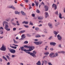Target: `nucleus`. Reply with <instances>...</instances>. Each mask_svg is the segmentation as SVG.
I'll list each match as a JSON object with an SVG mask.
<instances>
[{"mask_svg": "<svg viewBox=\"0 0 65 65\" xmlns=\"http://www.w3.org/2000/svg\"><path fill=\"white\" fill-rule=\"evenodd\" d=\"M34 42L36 45H38L41 44L42 43V42H43L42 41H40L37 42Z\"/></svg>", "mask_w": 65, "mask_h": 65, "instance_id": "nucleus-1", "label": "nucleus"}, {"mask_svg": "<svg viewBox=\"0 0 65 65\" xmlns=\"http://www.w3.org/2000/svg\"><path fill=\"white\" fill-rule=\"evenodd\" d=\"M49 56L51 58H54L56 57L55 54L53 53H51L49 55Z\"/></svg>", "mask_w": 65, "mask_h": 65, "instance_id": "nucleus-2", "label": "nucleus"}, {"mask_svg": "<svg viewBox=\"0 0 65 65\" xmlns=\"http://www.w3.org/2000/svg\"><path fill=\"white\" fill-rule=\"evenodd\" d=\"M24 47L26 48H29V49H31V50H33V49H34L35 48V47L34 46H28L27 45H25L24 46Z\"/></svg>", "mask_w": 65, "mask_h": 65, "instance_id": "nucleus-3", "label": "nucleus"}, {"mask_svg": "<svg viewBox=\"0 0 65 65\" xmlns=\"http://www.w3.org/2000/svg\"><path fill=\"white\" fill-rule=\"evenodd\" d=\"M9 28L8 25H6L5 26V27L4 28L7 31H10V28Z\"/></svg>", "mask_w": 65, "mask_h": 65, "instance_id": "nucleus-4", "label": "nucleus"}, {"mask_svg": "<svg viewBox=\"0 0 65 65\" xmlns=\"http://www.w3.org/2000/svg\"><path fill=\"white\" fill-rule=\"evenodd\" d=\"M52 8H54V9L55 10H56L57 8V5L55 4H52Z\"/></svg>", "mask_w": 65, "mask_h": 65, "instance_id": "nucleus-5", "label": "nucleus"}, {"mask_svg": "<svg viewBox=\"0 0 65 65\" xmlns=\"http://www.w3.org/2000/svg\"><path fill=\"white\" fill-rule=\"evenodd\" d=\"M0 49L1 51H5L6 49V48L3 45L2 46Z\"/></svg>", "mask_w": 65, "mask_h": 65, "instance_id": "nucleus-6", "label": "nucleus"}, {"mask_svg": "<svg viewBox=\"0 0 65 65\" xmlns=\"http://www.w3.org/2000/svg\"><path fill=\"white\" fill-rule=\"evenodd\" d=\"M9 51L10 53L12 54H14L15 53V51L14 49H9Z\"/></svg>", "mask_w": 65, "mask_h": 65, "instance_id": "nucleus-7", "label": "nucleus"}, {"mask_svg": "<svg viewBox=\"0 0 65 65\" xmlns=\"http://www.w3.org/2000/svg\"><path fill=\"white\" fill-rule=\"evenodd\" d=\"M48 25L50 28H53V24L51 23H49L48 24Z\"/></svg>", "mask_w": 65, "mask_h": 65, "instance_id": "nucleus-8", "label": "nucleus"}, {"mask_svg": "<svg viewBox=\"0 0 65 65\" xmlns=\"http://www.w3.org/2000/svg\"><path fill=\"white\" fill-rule=\"evenodd\" d=\"M50 45H53V46H55L57 44V43L55 42H51L50 43Z\"/></svg>", "mask_w": 65, "mask_h": 65, "instance_id": "nucleus-9", "label": "nucleus"}, {"mask_svg": "<svg viewBox=\"0 0 65 65\" xmlns=\"http://www.w3.org/2000/svg\"><path fill=\"white\" fill-rule=\"evenodd\" d=\"M28 51H25V52L26 53H27V54H29V55H31V53L30 52H28V51H29L30 52V51H31V49H29V50H27Z\"/></svg>", "mask_w": 65, "mask_h": 65, "instance_id": "nucleus-10", "label": "nucleus"}, {"mask_svg": "<svg viewBox=\"0 0 65 65\" xmlns=\"http://www.w3.org/2000/svg\"><path fill=\"white\" fill-rule=\"evenodd\" d=\"M20 48L21 50V51H24V52H25V51H28V50H27L26 49L24 50V47L22 46V47H20Z\"/></svg>", "mask_w": 65, "mask_h": 65, "instance_id": "nucleus-11", "label": "nucleus"}, {"mask_svg": "<svg viewBox=\"0 0 65 65\" xmlns=\"http://www.w3.org/2000/svg\"><path fill=\"white\" fill-rule=\"evenodd\" d=\"M30 55L32 56L34 58H36V55L34 54V53H31V54H30Z\"/></svg>", "mask_w": 65, "mask_h": 65, "instance_id": "nucleus-12", "label": "nucleus"}, {"mask_svg": "<svg viewBox=\"0 0 65 65\" xmlns=\"http://www.w3.org/2000/svg\"><path fill=\"white\" fill-rule=\"evenodd\" d=\"M57 38L59 40H61L62 39V37L60 36L59 35H58L57 36Z\"/></svg>", "mask_w": 65, "mask_h": 65, "instance_id": "nucleus-13", "label": "nucleus"}, {"mask_svg": "<svg viewBox=\"0 0 65 65\" xmlns=\"http://www.w3.org/2000/svg\"><path fill=\"white\" fill-rule=\"evenodd\" d=\"M44 7L45 8V11H47L48 10V7L47 6H44Z\"/></svg>", "mask_w": 65, "mask_h": 65, "instance_id": "nucleus-14", "label": "nucleus"}, {"mask_svg": "<svg viewBox=\"0 0 65 65\" xmlns=\"http://www.w3.org/2000/svg\"><path fill=\"white\" fill-rule=\"evenodd\" d=\"M21 37L22 38L20 39V40H23L24 38H25L26 36H25V35L23 34L22 36Z\"/></svg>", "mask_w": 65, "mask_h": 65, "instance_id": "nucleus-15", "label": "nucleus"}, {"mask_svg": "<svg viewBox=\"0 0 65 65\" xmlns=\"http://www.w3.org/2000/svg\"><path fill=\"white\" fill-rule=\"evenodd\" d=\"M42 65H43V64H44V63H45V64H47V61L44 60L43 61H42Z\"/></svg>", "mask_w": 65, "mask_h": 65, "instance_id": "nucleus-16", "label": "nucleus"}, {"mask_svg": "<svg viewBox=\"0 0 65 65\" xmlns=\"http://www.w3.org/2000/svg\"><path fill=\"white\" fill-rule=\"evenodd\" d=\"M44 14L45 15V18H46L47 17H48V13L47 12H45L44 13Z\"/></svg>", "mask_w": 65, "mask_h": 65, "instance_id": "nucleus-17", "label": "nucleus"}, {"mask_svg": "<svg viewBox=\"0 0 65 65\" xmlns=\"http://www.w3.org/2000/svg\"><path fill=\"white\" fill-rule=\"evenodd\" d=\"M58 15L59 18L60 19H62V17H61L62 16V14H61V13H59L58 14Z\"/></svg>", "mask_w": 65, "mask_h": 65, "instance_id": "nucleus-18", "label": "nucleus"}, {"mask_svg": "<svg viewBox=\"0 0 65 65\" xmlns=\"http://www.w3.org/2000/svg\"><path fill=\"white\" fill-rule=\"evenodd\" d=\"M34 2L36 4V6L38 7V4H39V3L37 2H36L35 1Z\"/></svg>", "mask_w": 65, "mask_h": 65, "instance_id": "nucleus-19", "label": "nucleus"}, {"mask_svg": "<svg viewBox=\"0 0 65 65\" xmlns=\"http://www.w3.org/2000/svg\"><path fill=\"white\" fill-rule=\"evenodd\" d=\"M3 24L4 27V24H8V22H7L4 21L3 22Z\"/></svg>", "mask_w": 65, "mask_h": 65, "instance_id": "nucleus-20", "label": "nucleus"}, {"mask_svg": "<svg viewBox=\"0 0 65 65\" xmlns=\"http://www.w3.org/2000/svg\"><path fill=\"white\" fill-rule=\"evenodd\" d=\"M58 53H59V54H65V52L64 51H61L58 52Z\"/></svg>", "mask_w": 65, "mask_h": 65, "instance_id": "nucleus-21", "label": "nucleus"}, {"mask_svg": "<svg viewBox=\"0 0 65 65\" xmlns=\"http://www.w3.org/2000/svg\"><path fill=\"white\" fill-rule=\"evenodd\" d=\"M10 46L11 47H12V48H14L15 49H16V48H17V47H16V46L15 47L14 46H12L11 44H10Z\"/></svg>", "mask_w": 65, "mask_h": 65, "instance_id": "nucleus-22", "label": "nucleus"}, {"mask_svg": "<svg viewBox=\"0 0 65 65\" xmlns=\"http://www.w3.org/2000/svg\"><path fill=\"white\" fill-rule=\"evenodd\" d=\"M41 37V36H40V35L39 34H38L37 35H36L35 36V37L36 38H39V37Z\"/></svg>", "mask_w": 65, "mask_h": 65, "instance_id": "nucleus-23", "label": "nucleus"}, {"mask_svg": "<svg viewBox=\"0 0 65 65\" xmlns=\"http://www.w3.org/2000/svg\"><path fill=\"white\" fill-rule=\"evenodd\" d=\"M9 8H12V9H15V7H14V6H13L10 7Z\"/></svg>", "mask_w": 65, "mask_h": 65, "instance_id": "nucleus-24", "label": "nucleus"}, {"mask_svg": "<svg viewBox=\"0 0 65 65\" xmlns=\"http://www.w3.org/2000/svg\"><path fill=\"white\" fill-rule=\"evenodd\" d=\"M28 23L29 22H26L24 21V22H22V24H28Z\"/></svg>", "mask_w": 65, "mask_h": 65, "instance_id": "nucleus-25", "label": "nucleus"}, {"mask_svg": "<svg viewBox=\"0 0 65 65\" xmlns=\"http://www.w3.org/2000/svg\"><path fill=\"white\" fill-rule=\"evenodd\" d=\"M36 64H37V65H41L40 61H38L37 63H36Z\"/></svg>", "mask_w": 65, "mask_h": 65, "instance_id": "nucleus-26", "label": "nucleus"}, {"mask_svg": "<svg viewBox=\"0 0 65 65\" xmlns=\"http://www.w3.org/2000/svg\"><path fill=\"white\" fill-rule=\"evenodd\" d=\"M13 41L14 43H15V44L19 43V42L15 41L14 39H13Z\"/></svg>", "mask_w": 65, "mask_h": 65, "instance_id": "nucleus-27", "label": "nucleus"}, {"mask_svg": "<svg viewBox=\"0 0 65 65\" xmlns=\"http://www.w3.org/2000/svg\"><path fill=\"white\" fill-rule=\"evenodd\" d=\"M21 13L23 15H26V13H25L23 11H21Z\"/></svg>", "mask_w": 65, "mask_h": 65, "instance_id": "nucleus-28", "label": "nucleus"}, {"mask_svg": "<svg viewBox=\"0 0 65 65\" xmlns=\"http://www.w3.org/2000/svg\"><path fill=\"white\" fill-rule=\"evenodd\" d=\"M3 58L4 59V60H6V61H8V60H7V58H6L5 57V56H3Z\"/></svg>", "mask_w": 65, "mask_h": 65, "instance_id": "nucleus-29", "label": "nucleus"}, {"mask_svg": "<svg viewBox=\"0 0 65 65\" xmlns=\"http://www.w3.org/2000/svg\"><path fill=\"white\" fill-rule=\"evenodd\" d=\"M10 18H9L6 19L5 21H7V22H9L10 21Z\"/></svg>", "mask_w": 65, "mask_h": 65, "instance_id": "nucleus-30", "label": "nucleus"}, {"mask_svg": "<svg viewBox=\"0 0 65 65\" xmlns=\"http://www.w3.org/2000/svg\"><path fill=\"white\" fill-rule=\"evenodd\" d=\"M53 33L54 34H55L56 35H57V34H58V32H56L55 31H54Z\"/></svg>", "mask_w": 65, "mask_h": 65, "instance_id": "nucleus-31", "label": "nucleus"}, {"mask_svg": "<svg viewBox=\"0 0 65 65\" xmlns=\"http://www.w3.org/2000/svg\"><path fill=\"white\" fill-rule=\"evenodd\" d=\"M48 54H49V52H46L44 53L45 55H48Z\"/></svg>", "mask_w": 65, "mask_h": 65, "instance_id": "nucleus-32", "label": "nucleus"}, {"mask_svg": "<svg viewBox=\"0 0 65 65\" xmlns=\"http://www.w3.org/2000/svg\"><path fill=\"white\" fill-rule=\"evenodd\" d=\"M26 32L25 30H22L20 31V33H24V32Z\"/></svg>", "mask_w": 65, "mask_h": 65, "instance_id": "nucleus-33", "label": "nucleus"}, {"mask_svg": "<svg viewBox=\"0 0 65 65\" xmlns=\"http://www.w3.org/2000/svg\"><path fill=\"white\" fill-rule=\"evenodd\" d=\"M39 20H42L43 19V18L42 17H39L38 18Z\"/></svg>", "mask_w": 65, "mask_h": 65, "instance_id": "nucleus-34", "label": "nucleus"}, {"mask_svg": "<svg viewBox=\"0 0 65 65\" xmlns=\"http://www.w3.org/2000/svg\"><path fill=\"white\" fill-rule=\"evenodd\" d=\"M16 24L18 26H20V23H19V22H18V21H17L16 22Z\"/></svg>", "mask_w": 65, "mask_h": 65, "instance_id": "nucleus-35", "label": "nucleus"}, {"mask_svg": "<svg viewBox=\"0 0 65 65\" xmlns=\"http://www.w3.org/2000/svg\"><path fill=\"white\" fill-rule=\"evenodd\" d=\"M29 25H32L33 24V23L32 21H30L29 23Z\"/></svg>", "mask_w": 65, "mask_h": 65, "instance_id": "nucleus-36", "label": "nucleus"}, {"mask_svg": "<svg viewBox=\"0 0 65 65\" xmlns=\"http://www.w3.org/2000/svg\"><path fill=\"white\" fill-rule=\"evenodd\" d=\"M6 58L8 59V60H9L10 59V58H9V56L8 55H7L6 56Z\"/></svg>", "mask_w": 65, "mask_h": 65, "instance_id": "nucleus-37", "label": "nucleus"}, {"mask_svg": "<svg viewBox=\"0 0 65 65\" xmlns=\"http://www.w3.org/2000/svg\"><path fill=\"white\" fill-rule=\"evenodd\" d=\"M24 27H25V28H29V26H28V25H24Z\"/></svg>", "mask_w": 65, "mask_h": 65, "instance_id": "nucleus-38", "label": "nucleus"}, {"mask_svg": "<svg viewBox=\"0 0 65 65\" xmlns=\"http://www.w3.org/2000/svg\"><path fill=\"white\" fill-rule=\"evenodd\" d=\"M52 37H53L52 36H51L49 37L48 38V39H49V40H51V39H52V38H53Z\"/></svg>", "mask_w": 65, "mask_h": 65, "instance_id": "nucleus-39", "label": "nucleus"}, {"mask_svg": "<svg viewBox=\"0 0 65 65\" xmlns=\"http://www.w3.org/2000/svg\"><path fill=\"white\" fill-rule=\"evenodd\" d=\"M26 35L27 36H28V37H31V35L28 34H27Z\"/></svg>", "mask_w": 65, "mask_h": 65, "instance_id": "nucleus-40", "label": "nucleus"}, {"mask_svg": "<svg viewBox=\"0 0 65 65\" xmlns=\"http://www.w3.org/2000/svg\"><path fill=\"white\" fill-rule=\"evenodd\" d=\"M55 14L56 15H58V11H57L56 12H55Z\"/></svg>", "mask_w": 65, "mask_h": 65, "instance_id": "nucleus-41", "label": "nucleus"}, {"mask_svg": "<svg viewBox=\"0 0 65 65\" xmlns=\"http://www.w3.org/2000/svg\"><path fill=\"white\" fill-rule=\"evenodd\" d=\"M11 24L13 26H15V25H16V24L15 23H14L12 22L11 23Z\"/></svg>", "mask_w": 65, "mask_h": 65, "instance_id": "nucleus-42", "label": "nucleus"}, {"mask_svg": "<svg viewBox=\"0 0 65 65\" xmlns=\"http://www.w3.org/2000/svg\"><path fill=\"white\" fill-rule=\"evenodd\" d=\"M39 29V28L38 27H36L35 28V30H36V31H37V30H38Z\"/></svg>", "mask_w": 65, "mask_h": 65, "instance_id": "nucleus-43", "label": "nucleus"}, {"mask_svg": "<svg viewBox=\"0 0 65 65\" xmlns=\"http://www.w3.org/2000/svg\"><path fill=\"white\" fill-rule=\"evenodd\" d=\"M24 1L25 2V1L26 3H28L29 2V1L28 0H24Z\"/></svg>", "mask_w": 65, "mask_h": 65, "instance_id": "nucleus-44", "label": "nucleus"}, {"mask_svg": "<svg viewBox=\"0 0 65 65\" xmlns=\"http://www.w3.org/2000/svg\"><path fill=\"white\" fill-rule=\"evenodd\" d=\"M48 63L49 65H53V64H51V62H49Z\"/></svg>", "mask_w": 65, "mask_h": 65, "instance_id": "nucleus-45", "label": "nucleus"}, {"mask_svg": "<svg viewBox=\"0 0 65 65\" xmlns=\"http://www.w3.org/2000/svg\"><path fill=\"white\" fill-rule=\"evenodd\" d=\"M55 56H56V57H57V56H58V54L57 53H55Z\"/></svg>", "mask_w": 65, "mask_h": 65, "instance_id": "nucleus-46", "label": "nucleus"}, {"mask_svg": "<svg viewBox=\"0 0 65 65\" xmlns=\"http://www.w3.org/2000/svg\"><path fill=\"white\" fill-rule=\"evenodd\" d=\"M14 21V18H12L11 19V22H13V21Z\"/></svg>", "mask_w": 65, "mask_h": 65, "instance_id": "nucleus-47", "label": "nucleus"}, {"mask_svg": "<svg viewBox=\"0 0 65 65\" xmlns=\"http://www.w3.org/2000/svg\"><path fill=\"white\" fill-rule=\"evenodd\" d=\"M24 43H25V44H27L28 43V41H25L24 42Z\"/></svg>", "mask_w": 65, "mask_h": 65, "instance_id": "nucleus-48", "label": "nucleus"}, {"mask_svg": "<svg viewBox=\"0 0 65 65\" xmlns=\"http://www.w3.org/2000/svg\"><path fill=\"white\" fill-rule=\"evenodd\" d=\"M33 40L34 41H38V40L37 39H34Z\"/></svg>", "mask_w": 65, "mask_h": 65, "instance_id": "nucleus-49", "label": "nucleus"}, {"mask_svg": "<svg viewBox=\"0 0 65 65\" xmlns=\"http://www.w3.org/2000/svg\"><path fill=\"white\" fill-rule=\"evenodd\" d=\"M17 29V28H13V31H15V30H16Z\"/></svg>", "mask_w": 65, "mask_h": 65, "instance_id": "nucleus-50", "label": "nucleus"}, {"mask_svg": "<svg viewBox=\"0 0 65 65\" xmlns=\"http://www.w3.org/2000/svg\"><path fill=\"white\" fill-rule=\"evenodd\" d=\"M18 11H16L15 12V14H18Z\"/></svg>", "mask_w": 65, "mask_h": 65, "instance_id": "nucleus-51", "label": "nucleus"}, {"mask_svg": "<svg viewBox=\"0 0 65 65\" xmlns=\"http://www.w3.org/2000/svg\"><path fill=\"white\" fill-rule=\"evenodd\" d=\"M3 61V59L1 58H0V62H2Z\"/></svg>", "mask_w": 65, "mask_h": 65, "instance_id": "nucleus-52", "label": "nucleus"}, {"mask_svg": "<svg viewBox=\"0 0 65 65\" xmlns=\"http://www.w3.org/2000/svg\"><path fill=\"white\" fill-rule=\"evenodd\" d=\"M12 45H14V46H19L18 45H15L14 44H12Z\"/></svg>", "mask_w": 65, "mask_h": 65, "instance_id": "nucleus-53", "label": "nucleus"}, {"mask_svg": "<svg viewBox=\"0 0 65 65\" xmlns=\"http://www.w3.org/2000/svg\"><path fill=\"white\" fill-rule=\"evenodd\" d=\"M33 53H34V54H36L37 53H36V52H35V51H33Z\"/></svg>", "mask_w": 65, "mask_h": 65, "instance_id": "nucleus-54", "label": "nucleus"}, {"mask_svg": "<svg viewBox=\"0 0 65 65\" xmlns=\"http://www.w3.org/2000/svg\"><path fill=\"white\" fill-rule=\"evenodd\" d=\"M41 36L42 37H45V36L44 35H41Z\"/></svg>", "mask_w": 65, "mask_h": 65, "instance_id": "nucleus-55", "label": "nucleus"}, {"mask_svg": "<svg viewBox=\"0 0 65 65\" xmlns=\"http://www.w3.org/2000/svg\"><path fill=\"white\" fill-rule=\"evenodd\" d=\"M57 25H60V22H58L57 24Z\"/></svg>", "mask_w": 65, "mask_h": 65, "instance_id": "nucleus-56", "label": "nucleus"}, {"mask_svg": "<svg viewBox=\"0 0 65 65\" xmlns=\"http://www.w3.org/2000/svg\"><path fill=\"white\" fill-rule=\"evenodd\" d=\"M15 56V55H13L11 56V57H12V58H14V57Z\"/></svg>", "mask_w": 65, "mask_h": 65, "instance_id": "nucleus-57", "label": "nucleus"}, {"mask_svg": "<svg viewBox=\"0 0 65 65\" xmlns=\"http://www.w3.org/2000/svg\"><path fill=\"white\" fill-rule=\"evenodd\" d=\"M32 17H35V14H32Z\"/></svg>", "mask_w": 65, "mask_h": 65, "instance_id": "nucleus-58", "label": "nucleus"}, {"mask_svg": "<svg viewBox=\"0 0 65 65\" xmlns=\"http://www.w3.org/2000/svg\"><path fill=\"white\" fill-rule=\"evenodd\" d=\"M14 3H17V0H15Z\"/></svg>", "mask_w": 65, "mask_h": 65, "instance_id": "nucleus-59", "label": "nucleus"}, {"mask_svg": "<svg viewBox=\"0 0 65 65\" xmlns=\"http://www.w3.org/2000/svg\"><path fill=\"white\" fill-rule=\"evenodd\" d=\"M37 12L38 13H39L40 12L38 10H37Z\"/></svg>", "mask_w": 65, "mask_h": 65, "instance_id": "nucleus-60", "label": "nucleus"}, {"mask_svg": "<svg viewBox=\"0 0 65 65\" xmlns=\"http://www.w3.org/2000/svg\"><path fill=\"white\" fill-rule=\"evenodd\" d=\"M19 64H20V65H24V64H23V63L22 62L21 63H20Z\"/></svg>", "mask_w": 65, "mask_h": 65, "instance_id": "nucleus-61", "label": "nucleus"}, {"mask_svg": "<svg viewBox=\"0 0 65 65\" xmlns=\"http://www.w3.org/2000/svg\"><path fill=\"white\" fill-rule=\"evenodd\" d=\"M7 65H10V63H9V62H8L7 63Z\"/></svg>", "mask_w": 65, "mask_h": 65, "instance_id": "nucleus-62", "label": "nucleus"}, {"mask_svg": "<svg viewBox=\"0 0 65 65\" xmlns=\"http://www.w3.org/2000/svg\"><path fill=\"white\" fill-rule=\"evenodd\" d=\"M59 47H61V44H59Z\"/></svg>", "mask_w": 65, "mask_h": 65, "instance_id": "nucleus-63", "label": "nucleus"}, {"mask_svg": "<svg viewBox=\"0 0 65 65\" xmlns=\"http://www.w3.org/2000/svg\"><path fill=\"white\" fill-rule=\"evenodd\" d=\"M32 6H34L35 5V4H34L33 3L32 4Z\"/></svg>", "mask_w": 65, "mask_h": 65, "instance_id": "nucleus-64", "label": "nucleus"}]
</instances>
